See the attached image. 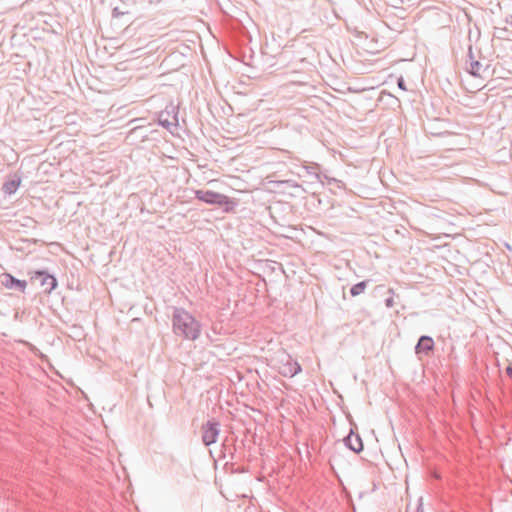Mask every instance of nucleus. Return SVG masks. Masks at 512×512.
Listing matches in <instances>:
<instances>
[{"mask_svg":"<svg viewBox=\"0 0 512 512\" xmlns=\"http://www.w3.org/2000/svg\"><path fill=\"white\" fill-rule=\"evenodd\" d=\"M172 330L176 336L194 341L200 336L201 324L185 309L174 307Z\"/></svg>","mask_w":512,"mask_h":512,"instance_id":"obj_1","label":"nucleus"},{"mask_svg":"<svg viewBox=\"0 0 512 512\" xmlns=\"http://www.w3.org/2000/svg\"><path fill=\"white\" fill-rule=\"evenodd\" d=\"M195 197L206 204L223 208L226 213L233 212L238 205L236 199L211 190H196Z\"/></svg>","mask_w":512,"mask_h":512,"instance_id":"obj_2","label":"nucleus"},{"mask_svg":"<svg viewBox=\"0 0 512 512\" xmlns=\"http://www.w3.org/2000/svg\"><path fill=\"white\" fill-rule=\"evenodd\" d=\"M34 281H38L40 293L50 294L58 285L54 274L47 270H34Z\"/></svg>","mask_w":512,"mask_h":512,"instance_id":"obj_3","label":"nucleus"},{"mask_svg":"<svg viewBox=\"0 0 512 512\" xmlns=\"http://www.w3.org/2000/svg\"><path fill=\"white\" fill-rule=\"evenodd\" d=\"M220 434V423L214 419L208 420L201 426V439L205 446H210L217 442Z\"/></svg>","mask_w":512,"mask_h":512,"instance_id":"obj_4","label":"nucleus"},{"mask_svg":"<svg viewBox=\"0 0 512 512\" xmlns=\"http://www.w3.org/2000/svg\"><path fill=\"white\" fill-rule=\"evenodd\" d=\"M278 372L284 377H294L301 372L300 364L294 360L290 355L284 354L278 360Z\"/></svg>","mask_w":512,"mask_h":512,"instance_id":"obj_5","label":"nucleus"},{"mask_svg":"<svg viewBox=\"0 0 512 512\" xmlns=\"http://www.w3.org/2000/svg\"><path fill=\"white\" fill-rule=\"evenodd\" d=\"M176 110L177 108L173 104L166 106V109L159 113L158 121L160 125L168 130H171L173 127H177L178 113Z\"/></svg>","mask_w":512,"mask_h":512,"instance_id":"obj_6","label":"nucleus"},{"mask_svg":"<svg viewBox=\"0 0 512 512\" xmlns=\"http://www.w3.org/2000/svg\"><path fill=\"white\" fill-rule=\"evenodd\" d=\"M468 57H469V66L467 67V71L475 76V77H482L483 73L487 70L488 66H485L478 60L475 59L473 55L472 46H469L468 49Z\"/></svg>","mask_w":512,"mask_h":512,"instance_id":"obj_7","label":"nucleus"},{"mask_svg":"<svg viewBox=\"0 0 512 512\" xmlns=\"http://www.w3.org/2000/svg\"><path fill=\"white\" fill-rule=\"evenodd\" d=\"M434 348V341L430 336L423 335L419 338L418 343L415 346V353L428 354Z\"/></svg>","mask_w":512,"mask_h":512,"instance_id":"obj_8","label":"nucleus"},{"mask_svg":"<svg viewBox=\"0 0 512 512\" xmlns=\"http://www.w3.org/2000/svg\"><path fill=\"white\" fill-rule=\"evenodd\" d=\"M345 445L355 453H359L363 450L362 439L358 434L351 432L345 439Z\"/></svg>","mask_w":512,"mask_h":512,"instance_id":"obj_9","label":"nucleus"},{"mask_svg":"<svg viewBox=\"0 0 512 512\" xmlns=\"http://www.w3.org/2000/svg\"><path fill=\"white\" fill-rule=\"evenodd\" d=\"M305 170L307 171L308 174L312 175L315 177V179L321 183H323V180L326 179L329 183L330 182H334L336 184L339 185L340 181L334 179V178H329L328 176L326 175H323L322 173L319 172V165L318 164H312L310 166H305L304 167Z\"/></svg>","mask_w":512,"mask_h":512,"instance_id":"obj_10","label":"nucleus"},{"mask_svg":"<svg viewBox=\"0 0 512 512\" xmlns=\"http://www.w3.org/2000/svg\"><path fill=\"white\" fill-rule=\"evenodd\" d=\"M367 283H368V281H361V282L353 285L350 289L351 296L356 297V296L362 294L367 287Z\"/></svg>","mask_w":512,"mask_h":512,"instance_id":"obj_11","label":"nucleus"},{"mask_svg":"<svg viewBox=\"0 0 512 512\" xmlns=\"http://www.w3.org/2000/svg\"><path fill=\"white\" fill-rule=\"evenodd\" d=\"M389 293L391 294H394V291L393 289H389ZM385 305L387 308H392L394 306V298H393V295H391L390 297H388L386 300H385Z\"/></svg>","mask_w":512,"mask_h":512,"instance_id":"obj_12","label":"nucleus"},{"mask_svg":"<svg viewBox=\"0 0 512 512\" xmlns=\"http://www.w3.org/2000/svg\"><path fill=\"white\" fill-rule=\"evenodd\" d=\"M4 189L8 193H12L16 189V184L14 182L7 183L4 185Z\"/></svg>","mask_w":512,"mask_h":512,"instance_id":"obj_13","label":"nucleus"},{"mask_svg":"<svg viewBox=\"0 0 512 512\" xmlns=\"http://www.w3.org/2000/svg\"><path fill=\"white\" fill-rule=\"evenodd\" d=\"M397 85H398V87H399L400 89H402V90H404V91H406V90H407L406 85H405V81H404V79H403L402 77L398 78V80H397Z\"/></svg>","mask_w":512,"mask_h":512,"instance_id":"obj_14","label":"nucleus"},{"mask_svg":"<svg viewBox=\"0 0 512 512\" xmlns=\"http://www.w3.org/2000/svg\"><path fill=\"white\" fill-rule=\"evenodd\" d=\"M33 351H34V356L39 355L42 359L45 358V356L35 346L33 348Z\"/></svg>","mask_w":512,"mask_h":512,"instance_id":"obj_15","label":"nucleus"},{"mask_svg":"<svg viewBox=\"0 0 512 512\" xmlns=\"http://www.w3.org/2000/svg\"><path fill=\"white\" fill-rule=\"evenodd\" d=\"M113 15H114V16H119V15H120V12L118 11V9H117V8H115V9L113 10Z\"/></svg>","mask_w":512,"mask_h":512,"instance_id":"obj_16","label":"nucleus"},{"mask_svg":"<svg viewBox=\"0 0 512 512\" xmlns=\"http://www.w3.org/2000/svg\"><path fill=\"white\" fill-rule=\"evenodd\" d=\"M506 22L512 26V15L506 19Z\"/></svg>","mask_w":512,"mask_h":512,"instance_id":"obj_17","label":"nucleus"}]
</instances>
